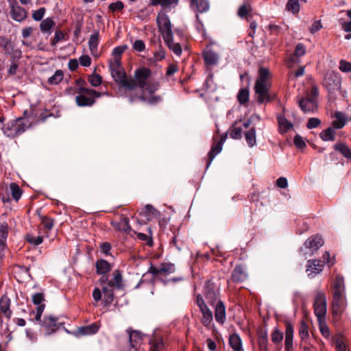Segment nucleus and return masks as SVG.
I'll return each mask as SVG.
<instances>
[{"mask_svg": "<svg viewBox=\"0 0 351 351\" xmlns=\"http://www.w3.org/2000/svg\"><path fill=\"white\" fill-rule=\"evenodd\" d=\"M336 132L332 127H328L319 134V137L324 141H334L335 140Z\"/></svg>", "mask_w": 351, "mask_h": 351, "instance_id": "nucleus-31", "label": "nucleus"}, {"mask_svg": "<svg viewBox=\"0 0 351 351\" xmlns=\"http://www.w3.org/2000/svg\"><path fill=\"white\" fill-rule=\"evenodd\" d=\"M117 228L123 232H130L131 227L129 224V219L128 217H123L120 222L116 223Z\"/></svg>", "mask_w": 351, "mask_h": 351, "instance_id": "nucleus-43", "label": "nucleus"}, {"mask_svg": "<svg viewBox=\"0 0 351 351\" xmlns=\"http://www.w3.org/2000/svg\"><path fill=\"white\" fill-rule=\"evenodd\" d=\"M42 224L47 230H51L53 226V220L47 217H41Z\"/></svg>", "mask_w": 351, "mask_h": 351, "instance_id": "nucleus-60", "label": "nucleus"}, {"mask_svg": "<svg viewBox=\"0 0 351 351\" xmlns=\"http://www.w3.org/2000/svg\"><path fill=\"white\" fill-rule=\"evenodd\" d=\"M293 143H294V145L298 148L302 149V148H304V147H306V143L304 142L303 138L301 136H300L299 134H296L294 136Z\"/></svg>", "mask_w": 351, "mask_h": 351, "instance_id": "nucleus-61", "label": "nucleus"}, {"mask_svg": "<svg viewBox=\"0 0 351 351\" xmlns=\"http://www.w3.org/2000/svg\"><path fill=\"white\" fill-rule=\"evenodd\" d=\"M322 28V25L320 20L315 21L312 25L309 27V31L311 34H315Z\"/></svg>", "mask_w": 351, "mask_h": 351, "instance_id": "nucleus-64", "label": "nucleus"}, {"mask_svg": "<svg viewBox=\"0 0 351 351\" xmlns=\"http://www.w3.org/2000/svg\"><path fill=\"white\" fill-rule=\"evenodd\" d=\"M215 318L220 324H223L226 320V308L222 301L219 300L214 305Z\"/></svg>", "mask_w": 351, "mask_h": 351, "instance_id": "nucleus-16", "label": "nucleus"}, {"mask_svg": "<svg viewBox=\"0 0 351 351\" xmlns=\"http://www.w3.org/2000/svg\"><path fill=\"white\" fill-rule=\"evenodd\" d=\"M314 312L319 321L325 318L326 314V299L325 295L318 292L313 304Z\"/></svg>", "mask_w": 351, "mask_h": 351, "instance_id": "nucleus-7", "label": "nucleus"}, {"mask_svg": "<svg viewBox=\"0 0 351 351\" xmlns=\"http://www.w3.org/2000/svg\"><path fill=\"white\" fill-rule=\"evenodd\" d=\"M191 6L199 12H206L209 8L207 0H191Z\"/></svg>", "mask_w": 351, "mask_h": 351, "instance_id": "nucleus-37", "label": "nucleus"}, {"mask_svg": "<svg viewBox=\"0 0 351 351\" xmlns=\"http://www.w3.org/2000/svg\"><path fill=\"white\" fill-rule=\"evenodd\" d=\"M334 118L335 119L332 122V125L335 129H341L344 127L346 123V118L345 114L341 112H335L334 114Z\"/></svg>", "mask_w": 351, "mask_h": 351, "instance_id": "nucleus-23", "label": "nucleus"}, {"mask_svg": "<svg viewBox=\"0 0 351 351\" xmlns=\"http://www.w3.org/2000/svg\"><path fill=\"white\" fill-rule=\"evenodd\" d=\"M258 77L256 81L254 90L259 104L268 102L271 100L269 95V86L267 79L269 77V71L267 68L261 67L258 71Z\"/></svg>", "mask_w": 351, "mask_h": 351, "instance_id": "nucleus-1", "label": "nucleus"}, {"mask_svg": "<svg viewBox=\"0 0 351 351\" xmlns=\"http://www.w3.org/2000/svg\"><path fill=\"white\" fill-rule=\"evenodd\" d=\"M236 122L230 130V136L234 139H239L241 137V127L237 125Z\"/></svg>", "mask_w": 351, "mask_h": 351, "instance_id": "nucleus-47", "label": "nucleus"}, {"mask_svg": "<svg viewBox=\"0 0 351 351\" xmlns=\"http://www.w3.org/2000/svg\"><path fill=\"white\" fill-rule=\"evenodd\" d=\"M8 225L6 223H3L0 228V244L5 245L6 239L8 237Z\"/></svg>", "mask_w": 351, "mask_h": 351, "instance_id": "nucleus-51", "label": "nucleus"}, {"mask_svg": "<svg viewBox=\"0 0 351 351\" xmlns=\"http://www.w3.org/2000/svg\"><path fill=\"white\" fill-rule=\"evenodd\" d=\"M97 273L100 275L107 274L111 269L110 263L104 259H99L95 263Z\"/></svg>", "mask_w": 351, "mask_h": 351, "instance_id": "nucleus-29", "label": "nucleus"}, {"mask_svg": "<svg viewBox=\"0 0 351 351\" xmlns=\"http://www.w3.org/2000/svg\"><path fill=\"white\" fill-rule=\"evenodd\" d=\"M45 11L46 10L45 8H40L33 12L32 18L36 21H41L45 15Z\"/></svg>", "mask_w": 351, "mask_h": 351, "instance_id": "nucleus-56", "label": "nucleus"}, {"mask_svg": "<svg viewBox=\"0 0 351 351\" xmlns=\"http://www.w3.org/2000/svg\"><path fill=\"white\" fill-rule=\"evenodd\" d=\"M99 330V327L96 324H92L88 326H82L77 330L79 335H90L96 333Z\"/></svg>", "mask_w": 351, "mask_h": 351, "instance_id": "nucleus-33", "label": "nucleus"}, {"mask_svg": "<svg viewBox=\"0 0 351 351\" xmlns=\"http://www.w3.org/2000/svg\"><path fill=\"white\" fill-rule=\"evenodd\" d=\"M29 126L27 120L24 118H19L4 124L2 130L8 137L14 138L23 133Z\"/></svg>", "mask_w": 351, "mask_h": 351, "instance_id": "nucleus-3", "label": "nucleus"}, {"mask_svg": "<svg viewBox=\"0 0 351 351\" xmlns=\"http://www.w3.org/2000/svg\"><path fill=\"white\" fill-rule=\"evenodd\" d=\"M160 271L164 275L172 274L175 271V265L169 263H162L160 266Z\"/></svg>", "mask_w": 351, "mask_h": 351, "instance_id": "nucleus-44", "label": "nucleus"}, {"mask_svg": "<svg viewBox=\"0 0 351 351\" xmlns=\"http://www.w3.org/2000/svg\"><path fill=\"white\" fill-rule=\"evenodd\" d=\"M299 105L301 110L305 112H314L317 108V102L313 98L306 97L302 98L299 101Z\"/></svg>", "mask_w": 351, "mask_h": 351, "instance_id": "nucleus-14", "label": "nucleus"}, {"mask_svg": "<svg viewBox=\"0 0 351 351\" xmlns=\"http://www.w3.org/2000/svg\"><path fill=\"white\" fill-rule=\"evenodd\" d=\"M202 313V323L206 327H209L213 319V315L211 310L208 307L200 309Z\"/></svg>", "mask_w": 351, "mask_h": 351, "instance_id": "nucleus-30", "label": "nucleus"}, {"mask_svg": "<svg viewBox=\"0 0 351 351\" xmlns=\"http://www.w3.org/2000/svg\"><path fill=\"white\" fill-rule=\"evenodd\" d=\"M126 49H127L126 46H119V47H115L112 51V55L114 56L113 60H118L121 61V56Z\"/></svg>", "mask_w": 351, "mask_h": 351, "instance_id": "nucleus-53", "label": "nucleus"}, {"mask_svg": "<svg viewBox=\"0 0 351 351\" xmlns=\"http://www.w3.org/2000/svg\"><path fill=\"white\" fill-rule=\"evenodd\" d=\"M128 332L130 345L132 348H136L141 340V333L135 330L128 331Z\"/></svg>", "mask_w": 351, "mask_h": 351, "instance_id": "nucleus-40", "label": "nucleus"}, {"mask_svg": "<svg viewBox=\"0 0 351 351\" xmlns=\"http://www.w3.org/2000/svg\"><path fill=\"white\" fill-rule=\"evenodd\" d=\"M159 83L158 82H148L146 87L142 90L143 93L138 98L144 101L147 102L151 104H156L161 101L162 98L160 96H149L147 97L145 94V91H148L150 94L154 93L159 88Z\"/></svg>", "mask_w": 351, "mask_h": 351, "instance_id": "nucleus-10", "label": "nucleus"}, {"mask_svg": "<svg viewBox=\"0 0 351 351\" xmlns=\"http://www.w3.org/2000/svg\"><path fill=\"white\" fill-rule=\"evenodd\" d=\"M65 39V34L60 30L56 32L54 37L52 38L51 45L54 47L58 42Z\"/></svg>", "mask_w": 351, "mask_h": 351, "instance_id": "nucleus-54", "label": "nucleus"}, {"mask_svg": "<svg viewBox=\"0 0 351 351\" xmlns=\"http://www.w3.org/2000/svg\"><path fill=\"white\" fill-rule=\"evenodd\" d=\"M321 123V121L318 118H310L306 123L308 129H313L317 128Z\"/></svg>", "mask_w": 351, "mask_h": 351, "instance_id": "nucleus-59", "label": "nucleus"}, {"mask_svg": "<svg viewBox=\"0 0 351 351\" xmlns=\"http://www.w3.org/2000/svg\"><path fill=\"white\" fill-rule=\"evenodd\" d=\"M88 82L93 86H98L101 83V77L96 73H93L88 77Z\"/></svg>", "mask_w": 351, "mask_h": 351, "instance_id": "nucleus-52", "label": "nucleus"}, {"mask_svg": "<svg viewBox=\"0 0 351 351\" xmlns=\"http://www.w3.org/2000/svg\"><path fill=\"white\" fill-rule=\"evenodd\" d=\"M334 149L342 154L346 158L351 159V149L343 143H338L334 145Z\"/></svg>", "mask_w": 351, "mask_h": 351, "instance_id": "nucleus-36", "label": "nucleus"}, {"mask_svg": "<svg viewBox=\"0 0 351 351\" xmlns=\"http://www.w3.org/2000/svg\"><path fill=\"white\" fill-rule=\"evenodd\" d=\"M271 339L274 343L277 345L280 344L283 339V333L278 329L276 328L271 333Z\"/></svg>", "mask_w": 351, "mask_h": 351, "instance_id": "nucleus-49", "label": "nucleus"}, {"mask_svg": "<svg viewBox=\"0 0 351 351\" xmlns=\"http://www.w3.org/2000/svg\"><path fill=\"white\" fill-rule=\"evenodd\" d=\"M324 83L330 90L338 88L340 86V81L335 75H328L324 80Z\"/></svg>", "mask_w": 351, "mask_h": 351, "instance_id": "nucleus-32", "label": "nucleus"}, {"mask_svg": "<svg viewBox=\"0 0 351 351\" xmlns=\"http://www.w3.org/2000/svg\"><path fill=\"white\" fill-rule=\"evenodd\" d=\"M203 58L207 65H215L217 63L219 56L212 50H206L203 52Z\"/></svg>", "mask_w": 351, "mask_h": 351, "instance_id": "nucleus-25", "label": "nucleus"}, {"mask_svg": "<svg viewBox=\"0 0 351 351\" xmlns=\"http://www.w3.org/2000/svg\"><path fill=\"white\" fill-rule=\"evenodd\" d=\"M306 53V48L302 43H298L296 45L293 56L297 58H300L304 56Z\"/></svg>", "mask_w": 351, "mask_h": 351, "instance_id": "nucleus-58", "label": "nucleus"}, {"mask_svg": "<svg viewBox=\"0 0 351 351\" xmlns=\"http://www.w3.org/2000/svg\"><path fill=\"white\" fill-rule=\"evenodd\" d=\"M114 289L108 287L107 286H103L102 292L104 295V302L105 306H109L112 304L114 300Z\"/></svg>", "mask_w": 351, "mask_h": 351, "instance_id": "nucleus-35", "label": "nucleus"}, {"mask_svg": "<svg viewBox=\"0 0 351 351\" xmlns=\"http://www.w3.org/2000/svg\"><path fill=\"white\" fill-rule=\"evenodd\" d=\"M293 327L290 323L286 324L285 330V351H291L293 345Z\"/></svg>", "mask_w": 351, "mask_h": 351, "instance_id": "nucleus-17", "label": "nucleus"}, {"mask_svg": "<svg viewBox=\"0 0 351 351\" xmlns=\"http://www.w3.org/2000/svg\"><path fill=\"white\" fill-rule=\"evenodd\" d=\"M299 335L302 340H304L308 337V330L307 325L302 322L300 326Z\"/></svg>", "mask_w": 351, "mask_h": 351, "instance_id": "nucleus-55", "label": "nucleus"}, {"mask_svg": "<svg viewBox=\"0 0 351 351\" xmlns=\"http://www.w3.org/2000/svg\"><path fill=\"white\" fill-rule=\"evenodd\" d=\"M324 244V241L320 236L316 235L308 238L304 243L305 248L308 249L311 254L317 251Z\"/></svg>", "mask_w": 351, "mask_h": 351, "instance_id": "nucleus-15", "label": "nucleus"}, {"mask_svg": "<svg viewBox=\"0 0 351 351\" xmlns=\"http://www.w3.org/2000/svg\"><path fill=\"white\" fill-rule=\"evenodd\" d=\"M324 263L319 260H309L307 262L306 272L308 276L314 278L317 274H319L324 269Z\"/></svg>", "mask_w": 351, "mask_h": 351, "instance_id": "nucleus-13", "label": "nucleus"}, {"mask_svg": "<svg viewBox=\"0 0 351 351\" xmlns=\"http://www.w3.org/2000/svg\"><path fill=\"white\" fill-rule=\"evenodd\" d=\"M304 73V67L301 66L300 67L297 71H295L294 73L291 72L289 74V80H294L297 77H301Z\"/></svg>", "mask_w": 351, "mask_h": 351, "instance_id": "nucleus-62", "label": "nucleus"}, {"mask_svg": "<svg viewBox=\"0 0 351 351\" xmlns=\"http://www.w3.org/2000/svg\"><path fill=\"white\" fill-rule=\"evenodd\" d=\"M55 25L56 23L52 19L47 18L40 23V28L42 32L50 34L51 33L52 28H53Z\"/></svg>", "mask_w": 351, "mask_h": 351, "instance_id": "nucleus-38", "label": "nucleus"}, {"mask_svg": "<svg viewBox=\"0 0 351 351\" xmlns=\"http://www.w3.org/2000/svg\"><path fill=\"white\" fill-rule=\"evenodd\" d=\"M109 68L112 77L121 87L124 88L133 87L134 84L132 81L127 82L128 77L121 66V61L110 60Z\"/></svg>", "mask_w": 351, "mask_h": 351, "instance_id": "nucleus-2", "label": "nucleus"}, {"mask_svg": "<svg viewBox=\"0 0 351 351\" xmlns=\"http://www.w3.org/2000/svg\"><path fill=\"white\" fill-rule=\"evenodd\" d=\"M258 344L261 351H267L268 335L265 328H261L258 330Z\"/></svg>", "mask_w": 351, "mask_h": 351, "instance_id": "nucleus-20", "label": "nucleus"}, {"mask_svg": "<svg viewBox=\"0 0 351 351\" xmlns=\"http://www.w3.org/2000/svg\"><path fill=\"white\" fill-rule=\"evenodd\" d=\"M149 343L151 346L149 351H161L164 348V343L161 339H152Z\"/></svg>", "mask_w": 351, "mask_h": 351, "instance_id": "nucleus-42", "label": "nucleus"}, {"mask_svg": "<svg viewBox=\"0 0 351 351\" xmlns=\"http://www.w3.org/2000/svg\"><path fill=\"white\" fill-rule=\"evenodd\" d=\"M108 287L116 290H123L125 285L123 280L121 271L119 269L114 270L112 274V278L108 280Z\"/></svg>", "mask_w": 351, "mask_h": 351, "instance_id": "nucleus-11", "label": "nucleus"}, {"mask_svg": "<svg viewBox=\"0 0 351 351\" xmlns=\"http://www.w3.org/2000/svg\"><path fill=\"white\" fill-rule=\"evenodd\" d=\"M277 121L279 127V132L281 134L287 133L293 127V125L289 122L283 114L278 115L277 117Z\"/></svg>", "mask_w": 351, "mask_h": 351, "instance_id": "nucleus-22", "label": "nucleus"}, {"mask_svg": "<svg viewBox=\"0 0 351 351\" xmlns=\"http://www.w3.org/2000/svg\"><path fill=\"white\" fill-rule=\"evenodd\" d=\"M244 135L246 143L250 147H252L256 145V129L254 126L245 132Z\"/></svg>", "mask_w": 351, "mask_h": 351, "instance_id": "nucleus-28", "label": "nucleus"}, {"mask_svg": "<svg viewBox=\"0 0 351 351\" xmlns=\"http://www.w3.org/2000/svg\"><path fill=\"white\" fill-rule=\"evenodd\" d=\"M10 303V300L7 295H3L0 299V311L8 319H10L12 314Z\"/></svg>", "mask_w": 351, "mask_h": 351, "instance_id": "nucleus-21", "label": "nucleus"}, {"mask_svg": "<svg viewBox=\"0 0 351 351\" xmlns=\"http://www.w3.org/2000/svg\"><path fill=\"white\" fill-rule=\"evenodd\" d=\"M63 72L61 70H57L55 73L49 78L48 82L50 84H58L63 79Z\"/></svg>", "mask_w": 351, "mask_h": 351, "instance_id": "nucleus-45", "label": "nucleus"}, {"mask_svg": "<svg viewBox=\"0 0 351 351\" xmlns=\"http://www.w3.org/2000/svg\"><path fill=\"white\" fill-rule=\"evenodd\" d=\"M241 281V267L240 265L237 266L232 271L231 278L228 280V287L232 289L234 287V284L240 283Z\"/></svg>", "mask_w": 351, "mask_h": 351, "instance_id": "nucleus-26", "label": "nucleus"}, {"mask_svg": "<svg viewBox=\"0 0 351 351\" xmlns=\"http://www.w3.org/2000/svg\"><path fill=\"white\" fill-rule=\"evenodd\" d=\"M123 8H124V5H123V2L121 1H117L115 3H112L109 5V9L112 12L121 10Z\"/></svg>", "mask_w": 351, "mask_h": 351, "instance_id": "nucleus-63", "label": "nucleus"}, {"mask_svg": "<svg viewBox=\"0 0 351 351\" xmlns=\"http://www.w3.org/2000/svg\"><path fill=\"white\" fill-rule=\"evenodd\" d=\"M339 70L344 73H348L351 71V62L344 60H341L339 62Z\"/></svg>", "mask_w": 351, "mask_h": 351, "instance_id": "nucleus-57", "label": "nucleus"}, {"mask_svg": "<svg viewBox=\"0 0 351 351\" xmlns=\"http://www.w3.org/2000/svg\"><path fill=\"white\" fill-rule=\"evenodd\" d=\"M227 138V134H224L221 135L219 138V140L217 141V137L216 136H213V144L211 147L210 152L208 154V162L206 164V169L209 167L212 161L215 158V156L219 154L223 147V145L226 141Z\"/></svg>", "mask_w": 351, "mask_h": 351, "instance_id": "nucleus-9", "label": "nucleus"}, {"mask_svg": "<svg viewBox=\"0 0 351 351\" xmlns=\"http://www.w3.org/2000/svg\"><path fill=\"white\" fill-rule=\"evenodd\" d=\"M179 0H150V5L156 6L160 5L162 7H169L172 4H177Z\"/></svg>", "mask_w": 351, "mask_h": 351, "instance_id": "nucleus-46", "label": "nucleus"}, {"mask_svg": "<svg viewBox=\"0 0 351 351\" xmlns=\"http://www.w3.org/2000/svg\"><path fill=\"white\" fill-rule=\"evenodd\" d=\"M205 298L208 302L213 306H214L217 302L219 300L218 299V293L213 290V288L210 287V285H206Z\"/></svg>", "mask_w": 351, "mask_h": 351, "instance_id": "nucleus-24", "label": "nucleus"}, {"mask_svg": "<svg viewBox=\"0 0 351 351\" xmlns=\"http://www.w3.org/2000/svg\"><path fill=\"white\" fill-rule=\"evenodd\" d=\"M11 14L14 20L21 22L27 17V12L23 8L17 5L12 4Z\"/></svg>", "mask_w": 351, "mask_h": 351, "instance_id": "nucleus-19", "label": "nucleus"}, {"mask_svg": "<svg viewBox=\"0 0 351 351\" xmlns=\"http://www.w3.org/2000/svg\"><path fill=\"white\" fill-rule=\"evenodd\" d=\"M347 306L346 296L332 298V312L335 317H339Z\"/></svg>", "mask_w": 351, "mask_h": 351, "instance_id": "nucleus-12", "label": "nucleus"}, {"mask_svg": "<svg viewBox=\"0 0 351 351\" xmlns=\"http://www.w3.org/2000/svg\"><path fill=\"white\" fill-rule=\"evenodd\" d=\"M300 7L298 0H288L286 5V10L293 14H298L300 11Z\"/></svg>", "mask_w": 351, "mask_h": 351, "instance_id": "nucleus-41", "label": "nucleus"}, {"mask_svg": "<svg viewBox=\"0 0 351 351\" xmlns=\"http://www.w3.org/2000/svg\"><path fill=\"white\" fill-rule=\"evenodd\" d=\"M77 93L80 95L75 97V102L80 107L92 106L95 102V98L100 97L104 94L84 87H80Z\"/></svg>", "mask_w": 351, "mask_h": 351, "instance_id": "nucleus-4", "label": "nucleus"}, {"mask_svg": "<svg viewBox=\"0 0 351 351\" xmlns=\"http://www.w3.org/2000/svg\"><path fill=\"white\" fill-rule=\"evenodd\" d=\"M229 345L231 350L228 351H241V339L240 336L234 333L229 337Z\"/></svg>", "mask_w": 351, "mask_h": 351, "instance_id": "nucleus-27", "label": "nucleus"}, {"mask_svg": "<svg viewBox=\"0 0 351 351\" xmlns=\"http://www.w3.org/2000/svg\"><path fill=\"white\" fill-rule=\"evenodd\" d=\"M99 44V32L95 31L89 38L88 45L92 55L96 56Z\"/></svg>", "mask_w": 351, "mask_h": 351, "instance_id": "nucleus-34", "label": "nucleus"}, {"mask_svg": "<svg viewBox=\"0 0 351 351\" xmlns=\"http://www.w3.org/2000/svg\"><path fill=\"white\" fill-rule=\"evenodd\" d=\"M250 0L243 3V19H245L249 23L250 29H248V36L253 38L257 24L255 20H253L254 14H252V7L250 3Z\"/></svg>", "mask_w": 351, "mask_h": 351, "instance_id": "nucleus-6", "label": "nucleus"}, {"mask_svg": "<svg viewBox=\"0 0 351 351\" xmlns=\"http://www.w3.org/2000/svg\"><path fill=\"white\" fill-rule=\"evenodd\" d=\"M169 48L172 50L175 54L179 56L182 53V47L179 43H175L173 40V36L168 40H164Z\"/></svg>", "mask_w": 351, "mask_h": 351, "instance_id": "nucleus-39", "label": "nucleus"}, {"mask_svg": "<svg viewBox=\"0 0 351 351\" xmlns=\"http://www.w3.org/2000/svg\"><path fill=\"white\" fill-rule=\"evenodd\" d=\"M151 71L148 68L141 67L134 71V78L127 79V82L132 81L134 84L131 88H125L127 90H133L136 87H139L143 90L147 86L149 79L151 76Z\"/></svg>", "mask_w": 351, "mask_h": 351, "instance_id": "nucleus-5", "label": "nucleus"}, {"mask_svg": "<svg viewBox=\"0 0 351 351\" xmlns=\"http://www.w3.org/2000/svg\"><path fill=\"white\" fill-rule=\"evenodd\" d=\"M160 32L164 40H168L173 36L171 25L169 17L165 14H158L156 19Z\"/></svg>", "mask_w": 351, "mask_h": 351, "instance_id": "nucleus-8", "label": "nucleus"}, {"mask_svg": "<svg viewBox=\"0 0 351 351\" xmlns=\"http://www.w3.org/2000/svg\"><path fill=\"white\" fill-rule=\"evenodd\" d=\"M335 347L337 351H346V346L342 337H336L334 339Z\"/></svg>", "mask_w": 351, "mask_h": 351, "instance_id": "nucleus-50", "label": "nucleus"}, {"mask_svg": "<svg viewBox=\"0 0 351 351\" xmlns=\"http://www.w3.org/2000/svg\"><path fill=\"white\" fill-rule=\"evenodd\" d=\"M10 189L12 197H13L14 199L18 201L22 195V191L21 190L18 184H16V183L10 184Z\"/></svg>", "mask_w": 351, "mask_h": 351, "instance_id": "nucleus-48", "label": "nucleus"}, {"mask_svg": "<svg viewBox=\"0 0 351 351\" xmlns=\"http://www.w3.org/2000/svg\"><path fill=\"white\" fill-rule=\"evenodd\" d=\"M62 324L58 322V319L53 315L45 316L41 326L47 329H51L52 332L57 330Z\"/></svg>", "mask_w": 351, "mask_h": 351, "instance_id": "nucleus-18", "label": "nucleus"}]
</instances>
